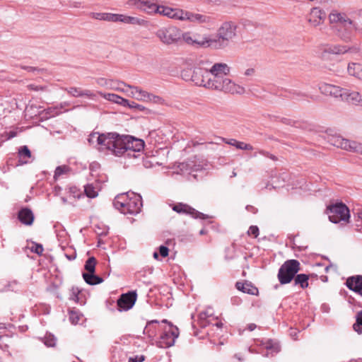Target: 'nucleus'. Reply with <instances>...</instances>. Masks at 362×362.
I'll list each match as a JSON object with an SVG mask.
<instances>
[{"mask_svg":"<svg viewBox=\"0 0 362 362\" xmlns=\"http://www.w3.org/2000/svg\"><path fill=\"white\" fill-rule=\"evenodd\" d=\"M230 68L225 63H215L211 67V81L209 89L230 93H240L243 88L236 85L228 77Z\"/></svg>","mask_w":362,"mask_h":362,"instance_id":"obj_1","label":"nucleus"},{"mask_svg":"<svg viewBox=\"0 0 362 362\" xmlns=\"http://www.w3.org/2000/svg\"><path fill=\"white\" fill-rule=\"evenodd\" d=\"M115 136L110 153L117 156H120L124 153L131 156L132 153L140 152L144 148V141L141 139L129 135L120 136L116 133H115ZM133 156L136 157L134 154Z\"/></svg>","mask_w":362,"mask_h":362,"instance_id":"obj_2","label":"nucleus"},{"mask_svg":"<svg viewBox=\"0 0 362 362\" xmlns=\"http://www.w3.org/2000/svg\"><path fill=\"white\" fill-rule=\"evenodd\" d=\"M156 13L170 18L182 21H187L194 23H210L212 22V18L209 16L195 13L180 8H173L165 6H158Z\"/></svg>","mask_w":362,"mask_h":362,"instance_id":"obj_3","label":"nucleus"},{"mask_svg":"<svg viewBox=\"0 0 362 362\" xmlns=\"http://www.w3.org/2000/svg\"><path fill=\"white\" fill-rule=\"evenodd\" d=\"M115 207L124 214H137L142 207V199L140 195L131 193L117 196L114 200Z\"/></svg>","mask_w":362,"mask_h":362,"instance_id":"obj_4","label":"nucleus"},{"mask_svg":"<svg viewBox=\"0 0 362 362\" xmlns=\"http://www.w3.org/2000/svg\"><path fill=\"white\" fill-rule=\"evenodd\" d=\"M117 83L118 85H122L125 87V90H123V93L127 97L145 103L163 104L164 102V100L161 97L147 92L139 86H132L124 82H118Z\"/></svg>","mask_w":362,"mask_h":362,"instance_id":"obj_5","label":"nucleus"},{"mask_svg":"<svg viewBox=\"0 0 362 362\" xmlns=\"http://www.w3.org/2000/svg\"><path fill=\"white\" fill-rule=\"evenodd\" d=\"M300 269V264L296 259H288L284 262L279 269L278 279L281 284L290 283Z\"/></svg>","mask_w":362,"mask_h":362,"instance_id":"obj_6","label":"nucleus"},{"mask_svg":"<svg viewBox=\"0 0 362 362\" xmlns=\"http://www.w3.org/2000/svg\"><path fill=\"white\" fill-rule=\"evenodd\" d=\"M115 138V133L99 134L98 132H93L89 135L88 141L99 151L110 152L112 141Z\"/></svg>","mask_w":362,"mask_h":362,"instance_id":"obj_7","label":"nucleus"},{"mask_svg":"<svg viewBox=\"0 0 362 362\" xmlns=\"http://www.w3.org/2000/svg\"><path fill=\"white\" fill-rule=\"evenodd\" d=\"M327 214L329 221L334 223H347L350 217L349 209L342 203L329 206L327 208Z\"/></svg>","mask_w":362,"mask_h":362,"instance_id":"obj_8","label":"nucleus"},{"mask_svg":"<svg viewBox=\"0 0 362 362\" xmlns=\"http://www.w3.org/2000/svg\"><path fill=\"white\" fill-rule=\"evenodd\" d=\"M156 35L166 45L177 42L182 38L181 30L175 26L160 28L157 30Z\"/></svg>","mask_w":362,"mask_h":362,"instance_id":"obj_9","label":"nucleus"},{"mask_svg":"<svg viewBox=\"0 0 362 362\" xmlns=\"http://www.w3.org/2000/svg\"><path fill=\"white\" fill-rule=\"evenodd\" d=\"M178 336V328L169 322L168 327L163 328V332L157 341V345L160 348L170 347L174 345Z\"/></svg>","mask_w":362,"mask_h":362,"instance_id":"obj_10","label":"nucleus"},{"mask_svg":"<svg viewBox=\"0 0 362 362\" xmlns=\"http://www.w3.org/2000/svg\"><path fill=\"white\" fill-rule=\"evenodd\" d=\"M330 143L337 148L362 155V144L342 138L340 136H333Z\"/></svg>","mask_w":362,"mask_h":362,"instance_id":"obj_11","label":"nucleus"},{"mask_svg":"<svg viewBox=\"0 0 362 362\" xmlns=\"http://www.w3.org/2000/svg\"><path fill=\"white\" fill-rule=\"evenodd\" d=\"M328 19L331 24H338V26L349 25L355 30H358V24L351 20L344 12L332 9L328 15Z\"/></svg>","mask_w":362,"mask_h":362,"instance_id":"obj_12","label":"nucleus"},{"mask_svg":"<svg viewBox=\"0 0 362 362\" xmlns=\"http://www.w3.org/2000/svg\"><path fill=\"white\" fill-rule=\"evenodd\" d=\"M182 39L188 45L204 47H210L216 42L215 40L209 39L207 36H201L199 34L190 32L182 33Z\"/></svg>","mask_w":362,"mask_h":362,"instance_id":"obj_13","label":"nucleus"},{"mask_svg":"<svg viewBox=\"0 0 362 362\" xmlns=\"http://www.w3.org/2000/svg\"><path fill=\"white\" fill-rule=\"evenodd\" d=\"M237 25L231 21L224 22L218 30V36L223 41H229L236 35Z\"/></svg>","mask_w":362,"mask_h":362,"instance_id":"obj_14","label":"nucleus"},{"mask_svg":"<svg viewBox=\"0 0 362 362\" xmlns=\"http://www.w3.org/2000/svg\"><path fill=\"white\" fill-rule=\"evenodd\" d=\"M129 2L137 9L149 15L156 14L158 9V5L153 0H129Z\"/></svg>","mask_w":362,"mask_h":362,"instance_id":"obj_15","label":"nucleus"},{"mask_svg":"<svg viewBox=\"0 0 362 362\" xmlns=\"http://www.w3.org/2000/svg\"><path fill=\"white\" fill-rule=\"evenodd\" d=\"M173 211H176L178 214L190 215L192 217L194 218H200V219H206L208 218V216L201 213L189 205L183 203H177L174 204L172 206Z\"/></svg>","mask_w":362,"mask_h":362,"instance_id":"obj_16","label":"nucleus"},{"mask_svg":"<svg viewBox=\"0 0 362 362\" xmlns=\"http://www.w3.org/2000/svg\"><path fill=\"white\" fill-rule=\"evenodd\" d=\"M136 300V293L135 291L129 292L121 295L117 300V306L119 310H128L135 304Z\"/></svg>","mask_w":362,"mask_h":362,"instance_id":"obj_17","label":"nucleus"},{"mask_svg":"<svg viewBox=\"0 0 362 362\" xmlns=\"http://www.w3.org/2000/svg\"><path fill=\"white\" fill-rule=\"evenodd\" d=\"M355 30L351 25H346L337 26L335 29L336 35L345 42H351L354 37Z\"/></svg>","mask_w":362,"mask_h":362,"instance_id":"obj_18","label":"nucleus"},{"mask_svg":"<svg viewBox=\"0 0 362 362\" xmlns=\"http://www.w3.org/2000/svg\"><path fill=\"white\" fill-rule=\"evenodd\" d=\"M325 12L317 7L313 8L308 15V21L313 27H317L324 23Z\"/></svg>","mask_w":362,"mask_h":362,"instance_id":"obj_19","label":"nucleus"},{"mask_svg":"<svg viewBox=\"0 0 362 362\" xmlns=\"http://www.w3.org/2000/svg\"><path fill=\"white\" fill-rule=\"evenodd\" d=\"M319 90L323 95L340 98L342 93L344 92V88L329 83L320 84L319 86Z\"/></svg>","mask_w":362,"mask_h":362,"instance_id":"obj_20","label":"nucleus"},{"mask_svg":"<svg viewBox=\"0 0 362 362\" xmlns=\"http://www.w3.org/2000/svg\"><path fill=\"white\" fill-rule=\"evenodd\" d=\"M346 286L350 290L362 296V276L356 275L349 277L346 279Z\"/></svg>","mask_w":362,"mask_h":362,"instance_id":"obj_21","label":"nucleus"},{"mask_svg":"<svg viewBox=\"0 0 362 362\" xmlns=\"http://www.w3.org/2000/svg\"><path fill=\"white\" fill-rule=\"evenodd\" d=\"M362 95L356 91H351L344 88L341 99L353 105H359Z\"/></svg>","mask_w":362,"mask_h":362,"instance_id":"obj_22","label":"nucleus"},{"mask_svg":"<svg viewBox=\"0 0 362 362\" xmlns=\"http://www.w3.org/2000/svg\"><path fill=\"white\" fill-rule=\"evenodd\" d=\"M259 345L267 349V353L265 354L266 356H269V355L273 356L280 351L279 343L272 339L262 340Z\"/></svg>","mask_w":362,"mask_h":362,"instance_id":"obj_23","label":"nucleus"},{"mask_svg":"<svg viewBox=\"0 0 362 362\" xmlns=\"http://www.w3.org/2000/svg\"><path fill=\"white\" fill-rule=\"evenodd\" d=\"M120 22L125 24H130L134 25L146 26L148 21L144 18H139L136 16H129L121 14Z\"/></svg>","mask_w":362,"mask_h":362,"instance_id":"obj_24","label":"nucleus"},{"mask_svg":"<svg viewBox=\"0 0 362 362\" xmlns=\"http://www.w3.org/2000/svg\"><path fill=\"white\" fill-rule=\"evenodd\" d=\"M18 219L22 223L26 226H30L34 221L33 213L30 209L23 208L18 212Z\"/></svg>","mask_w":362,"mask_h":362,"instance_id":"obj_25","label":"nucleus"},{"mask_svg":"<svg viewBox=\"0 0 362 362\" xmlns=\"http://www.w3.org/2000/svg\"><path fill=\"white\" fill-rule=\"evenodd\" d=\"M347 72L349 75L362 80V64L360 63L351 62L348 64Z\"/></svg>","mask_w":362,"mask_h":362,"instance_id":"obj_26","label":"nucleus"},{"mask_svg":"<svg viewBox=\"0 0 362 362\" xmlns=\"http://www.w3.org/2000/svg\"><path fill=\"white\" fill-rule=\"evenodd\" d=\"M158 321L151 320L148 322L144 328V333L148 337L153 339L157 334V329H160Z\"/></svg>","mask_w":362,"mask_h":362,"instance_id":"obj_27","label":"nucleus"},{"mask_svg":"<svg viewBox=\"0 0 362 362\" xmlns=\"http://www.w3.org/2000/svg\"><path fill=\"white\" fill-rule=\"evenodd\" d=\"M98 94L100 95L105 100L112 102L119 105H125L128 104V100L120 97L118 95L114 93H103L102 92H98Z\"/></svg>","mask_w":362,"mask_h":362,"instance_id":"obj_28","label":"nucleus"},{"mask_svg":"<svg viewBox=\"0 0 362 362\" xmlns=\"http://www.w3.org/2000/svg\"><path fill=\"white\" fill-rule=\"evenodd\" d=\"M222 140L227 144H229L230 146H235L238 149H242V150H247V151H252L253 150L252 146H251L249 144H246L242 141H238L235 139H227L222 138Z\"/></svg>","mask_w":362,"mask_h":362,"instance_id":"obj_29","label":"nucleus"},{"mask_svg":"<svg viewBox=\"0 0 362 362\" xmlns=\"http://www.w3.org/2000/svg\"><path fill=\"white\" fill-rule=\"evenodd\" d=\"M100 190L99 183H91L84 186V192L88 197L95 198Z\"/></svg>","mask_w":362,"mask_h":362,"instance_id":"obj_30","label":"nucleus"},{"mask_svg":"<svg viewBox=\"0 0 362 362\" xmlns=\"http://www.w3.org/2000/svg\"><path fill=\"white\" fill-rule=\"evenodd\" d=\"M206 73V69L202 68H195L191 75L190 80L197 86L202 84L203 74Z\"/></svg>","mask_w":362,"mask_h":362,"instance_id":"obj_31","label":"nucleus"},{"mask_svg":"<svg viewBox=\"0 0 362 362\" xmlns=\"http://www.w3.org/2000/svg\"><path fill=\"white\" fill-rule=\"evenodd\" d=\"M83 278L90 285H97L103 281V278L95 275V273H83Z\"/></svg>","mask_w":362,"mask_h":362,"instance_id":"obj_32","label":"nucleus"},{"mask_svg":"<svg viewBox=\"0 0 362 362\" xmlns=\"http://www.w3.org/2000/svg\"><path fill=\"white\" fill-rule=\"evenodd\" d=\"M294 284L298 285L303 289L308 286L309 276L305 274H300L296 275L294 277Z\"/></svg>","mask_w":362,"mask_h":362,"instance_id":"obj_33","label":"nucleus"},{"mask_svg":"<svg viewBox=\"0 0 362 362\" xmlns=\"http://www.w3.org/2000/svg\"><path fill=\"white\" fill-rule=\"evenodd\" d=\"M19 161L23 163H28L29 158L31 157V152L26 146H22L18 151Z\"/></svg>","mask_w":362,"mask_h":362,"instance_id":"obj_34","label":"nucleus"},{"mask_svg":"<svg viewBox=\"0 0 362 362\" xmlns=\"http://www.w3.org/2000/svg\"><path fill=\"white\" fill-rule=\"evenodd\" d=\"M349 49L346 46L336 45L329 47L326 52L333 54H341L347 52Z\"/></svg>","mask_w":362,"mask_h":362,"instance_id":"obj_35","label":"nucleus"},{"mask_svg":"<svg viewBox=\"0 0 362 362\" xmlns=\"http://www.w3.org/2000/svg\"><path fill=\"white\" fill-rule=\"evenodd\" d=\"M236 288L239 290L243 291V293L252 294L254 295L255 293V291L257 292V289L255 287H252L249 284H244L240 282L236 283Z\"/></svg>","mask_w":362,"mask_h":362,"instance_id":"obj_36","label":"nucleus"},{"mask_svg":"<svg viewBox=\"0 0 362 362\" xmlns=\"http://www.w3.org/2000/svg\"><path fill=\"white\" fill-rule=\"evenodd\" d=\"M353 329L358 334H362V310L356 314V322L353 325Z\"/></svg>","mask_w":362,"mask_h":362,"instance_id":"obj_37","label":"nucleus"},{"mask_svg":"<svg viewBox=\"0 0 362 362\" xmlns=\"http://www.w3.org/2000/svg\"><path fill=\"white\" fill-rule=\"evenodd\" d=\"M95 264H96L95 258L93 257H89L86 260V262L85 263V266H84V268L86 271V273H95Z\"/></svg>","mask_w":362,"mask_h":362,"instance_id":"obj_38","label":"nucleus"},{"mask_svg":"<svg viewBox=\"0 0 362 362\" xmlns=\"http://www.w3.org/2000/svg\"><path fill=\"white\" fill-rule=\"evenodd\" d=\"M202 84H199V86H203L206 88L209 89V82L211 81V69L209 70L206 69V73L203 74Z\"/></svg>","mask_w":362,"mask_h":362,"instance_id":"obj_39","label":"nucleus"},{"mask_svg":"<svg viewBox=\"0 0 362 362\" xmlns=\"http://www.w3.org/2000/svg\"><path fill=\"white\" fill-rule=\"evenodd\" d=\"M121 14L105 13V21L120 22Z\"/></svg>","mask_w":362,"mask_h":362,"instance_id":"obj_40","label":"nucleus"},{"mask_svg":"<svg viewBox=\"0 0 362 362\" xmlns=\"http://www.w3.org/2000/svg\"><path fill=\"white\" fill-rule=\"evenodd\" d=\"M69 170V168L66 165L58 166L54 172V179H57L60 175L67 173Z\"/></svg>","mask_w":362,"mask_h":362,"instance_id":"obj_41","label":"nucleus"},{"mask_svg":"<svg viewBox=\"0 0 362 362\" xmlns=\"http://www.w3.org/2000/svg\"><path fill=\"white\" fill-rule=\"evenodd\" d=\"M66 90L71 96L81 97L82 89H81V88H76V87H71L69 88H66Z\"/></svg>","mask_w":362,"mask_h":362,"instance_id":"obj_42","label":"nucleus"},{"mask_svg":"<svg viewBox=\"0 0 362 362\" xmlns=\"http://www.w3.org/2000/svg\"><path fill=\"white\" fill-rule=\"evenodd\" d=\"M110 81H111V83H109V86H107V88L112 89V90L121 91L122 93H123V90H125V87L124 86H123L122 85H118L117 83L119 81H114L112 80H110Z\"/></svg>","mask_w":362,"mask_h":362,"instance_id":"obj_43","label":"nucleus"},{"mask_svg":"<svg viewBox=\"0 0 362 362\" xmlns=\"http://www.w3.org/2000/svg\"><path fill=\"white\" fill-rule=\"evenodd\" d=\"M81 318V316L79 314H78L75 311H71L69 313V320L71 322L72 324H77Z\"/></svg>","mask_w":362,"mask_h":362,"instance_id":"obj_44","label":"nucleus"},{"mask_svg":"<svg viewBox=\"0 0 362 362\" xmlns=\"http://www.w3.org/2000/svg\"><path fill=\"white\" fill-rule=\"evenodd\" d=\"M18 283L16 281H13L5 286L4 289L6 291H16L18 290Z\"/></svg>","mask_w":362,"mask_h":362,"instance_id":"obj_45","label":"nucleus"},{"mask_svg":"<svg viewBox=\"0 0 362 362\" xmlns=\"http://www.w3.org/2000/svg\"><path fill=\"white\" fill-rule=\"evenodd\" d=\"M56 343V339L52 335L46 336L45 338V344L47 346H54Z\"/></svg>","mask_w":362,"mask_h":362,"instance_id":"obj_46","label":"nucleus"},{"mask_svg":"<svg viewBox=\"0 0 362 362\" xmlns=\"http://www.w3.org/2000/svg\"><path fill=\"white\" fill-rule=\"evenodd\" d=\"M249 235H252L254 238H257L259 235V228L256 226H251L247 231Z\"/></svg>","mask_w":362,"mask_h":362,"instance_id":"obj_47","label":"nucleus"},{"mask_svg":"<svg viewBox=\"0 0 362 362\" xmlns=\"http://www.w3.org/2000/svg\"><path fill=\"white\" fill-rule=\"evenodd\" d=\"M31 251L37 254V255H42L44 249L42 245L35 243L32 247Z\"/></svg>","mask_w":362,"mask_h":362,"instance_id":"obj_48","label":"nucleus"},{"mask_svg":"<svg viewBox=\"0 0 362 362\" xmlns=\"http://www.w3.org/2000/svg\"><path fill=\"white\" fill-rule=\"evenodd\" d=\"M90 16L96 20L105 21V13H91Z\"/></svg>","mask_w":362,"mask_h":362,"instance_id":"obj_49","label":"nucleus"},{"mask_svg":"<svg viewBox=\"0 0 362 362\" xmlns=\"http://www.w3.org/2000/svg\"><path fill=\"white\" fill-rule=\"evenodd\" d=\"M144 360L145 356L144 355H140L134 357H130L129 358V362H143Z\"/></svg>","mask_w":362,"mask_h":362,"instance_id":"obj_50","label":"nucleus"},{"mask_svg":"<svg viewBox=\"0 0 362 362\" xmlns=\"http://www.w3.org/2000/svg\"><path fill=\"white\" fill-rule=\"evenodd\" d=\"M16 136V131H10L9 132H5L4 134H1V138L5 136V140H8L9 139H11Z\"/></svg>","mask_w":362,"mask_h":362,"instance_id":"obj_51","label":"nucleus"},{"mask_svg":"<svg viewBox=\"0 0 362 362\" xmlns=\"http://www.w3.org/2000/svg\"><path fill=\"white\" fill-rule=\"evenodd\" d=\"M168 252H169V250L167 247L163 246V245L160 246L159 252H160V255L163 257H167L168 255Z\"/></svg>","mask_w":362,"mask_h":362,"instance_id":"obj_52","label":"nucleus"},{"mask_svg":"<svg viewBox=\"0 0 362 362\" xmlns=\"http://www.w3.org/2000/svg\"><path fill=\"white\" fill-rule=\"evenodd\" d=\"M86 96L89 98L93 99L95 97V94L89 90H82L81 97Z\"/></svg>","mask_w":362,"mask_h":362,"instance_id":"obj_53","label":"nucleus"},{"mask_svg":"<svg viewBox=\"0 0 362 362\" xmlns=\"http://www.w3.org/2000/svg\"><path fill=\"white\" fill-rule=\"evenodd\" d=\"M98 83L101 86H108L109 83H111L110 80H107L103 78H98L97 81Z\"/></svg>","mask_w":362,"mask_h":362,"instance_id":"obj_54","label":"nucleus"},{"mask_svg":"<svg viewBox=\"0 0 362 362\" xmlns=\"http://www.w3.org/2000/svg\"><path fill=\"white\" fill-rule=\"evenodd\" d=\"M356 16H358L359 21H360V23H361V27L359 28L358 26V30H355L356 32H359L361 33H362V8L361 9H359L356 11Z\"/></svg>","mask_w":362,"mask_h":362,"instance_id":"obj_55","label":"nucleus"},{"mask_svg":"<svg viewBox=\"0 0 362 362\" xmlns=\"http://www.w3.org/2000/svg\"><path fill=\"white\" fill-rule=\"evenodd\" d=\"M137 104L138 103H136L135 102H133V101L131 102V101L128 100V104L122 105V106L129 107L131 109H136Z\"/></svg>","mask_w":362,"mask_h":362,"instance_id":"obj_56","label":"nucleus"},{"mask_svg":"<svg viewBox=\"0 0 362 362\" xmlns=\"http://www.w3.org/2000/svg\"><path fill=\"white\" fill-rule=\"evenodd\" d=\"M255 73V69L254 68H249L245 71L244 74H245V76H249L254 75Z\"/></svg>","mask_w":362,"mask_h":362,"instance_id":"obj_57","label":"nucleus"},{"mask_svg":"<svg viewBox=\"0 0 362 362\" xmlns=\"http://www.w3.org/2000/svg\"><path fill=\"white\" fill-rule=\"evenodd\" d=\"M211 314L208 313V311L202 312L199 314V319L200 320H206L208 317H209Z\"/></svg>","mask_w":362,"mask_h":362,"instance_id":"obj_58","label":"nucleus"},{"mask_svg":"<svg viewBox=\"0 0 362 362\" xmlns=\"http://www.w3.org/2000/svg\"><path fill=\"white\" fill-rule=\"evenodd\" d=\"M28 88L30 90H35V91H37L39 90H43V87L37 86H35V85H33V84L29 85L28 86Z\"/></svg>","mask_w":362,"mask_h":362,"instance_id":"obj_59","label":"nucleus"},{"mask_svg":"<svg viewBox=\"0 0 362 362\" xmlns=\"http://www.w3.org/2000/svg\"><path fill=\"white\" fill-rule=\"evenodd\" d=\"M256 325L255 324H250L247 327V329L250 330V331H253L255 328H256Z\"/></svg>","mask_w":362,"mask_h":362,"instance_id":"obj_60","label":"nucleus"},{"mask_svg":"<svg viewBox=\"0 0 362 362\" xmlns=\"http://www.w3.org/2000/svg\"><path fill=\"white\" fill-rule=\"evenodd\" d=\"M235 358H237L239 361H243V356L240 354H236L235 355Z\"/></svg>","mask_w":362,"mask_h":362,"instance_id":"obj_61","label":"nucleus"},{"mask_svg":"<svg viewBox=\"0 0 362 362\" xmlns=\"http://www.w3.org/2000/svg\"><path fill=\"white\" fill-rule=\"evenodd\" d=\"M24 69H26L28 71H34L36 70V69L35 67H32V66H26Z\"/></svg>","mask_w":362,"mask_h":362,"instance_id":"obj_62","label":"nucleus"},{"mask_svg":"<svg viewBox=\"0 0 362 362\" xmlns=\"http://www.w3.org/2000/svg\"><path fill=\"white\" fill-rule=\"evenodd\" d=\"M259 153L266 156V157H268L269 158V152H267V151H259Z\"/></svg>","mask_w":362,"mask_h":362,"instance_id":"obj_63","label":"nucleus"},{"mask_svg":"<svg viewBox=\"0 0 362 362\" xmlns=\"http://www.w3.org/2000/svg\"><path fill=\"white\" fill-rule=\"evenodd\" d=\"M66 258L68 259L72 260V259H74L76 258V255L75 254H74L72 255H66Z\"/></svg>","mask_w":362,"mask_h":362,"instance_id":"obj_64","label":"nucleus"}]
</instances>
